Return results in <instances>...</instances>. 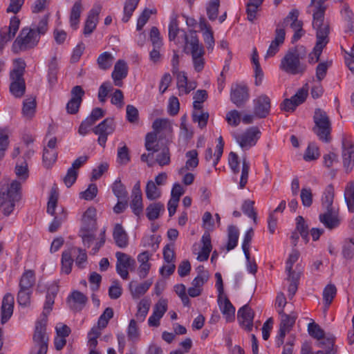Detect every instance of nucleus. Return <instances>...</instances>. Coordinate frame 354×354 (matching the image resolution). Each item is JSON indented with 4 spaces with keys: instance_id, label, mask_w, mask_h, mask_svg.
<instances>
[{
    "instance_id": "f257e3e1",
    "label": "nucleus",
    "mask_w": 354,
    "mask_h": 354,
    "mask_svg": "<svg viewBox=\"0 0 354 354\" xmlns=\"http://www.w3.org/2000/svg\"><path fill=\"white\" fill-rule=\"evenodd\" d=\"M58 291L59 287L55 283L50 285L48 288L46 301L44 305V310L42 313V315L44 318L41 321L37 322L33 335L35 347L32 349L31 354H46L47 353L48 342V337L46 335L47 317L53 309V306L55 303V298L56 297Z\"/></svg>"
},
{
    "instance_id": "f03ea898",
    "label": "nucleus",
    "mask_w": 354,
    "mask_h": 354,
    "mask_svg": "<svg viewBox=\"0 0 354 354\" xmlns=\"http://www.w3.org/2000/svg\"><path fill=\"white\" fill-rule=\"evenodd\" d=\"M307 54L306 47L302 45L289 48L281 59L280 69L293 75L304 74L307 69V66L302 62V60L306 58Z\"/></svg>"
},
{
    "instance_id": "7ed1b4c3",
    "label": "nucleus",
    "mask_w": 354,
    "mask_h": 354,
    "mask_svg": "<svg viewBox=\"0 0 354 354\" xmlns=\"http://www.w3.org/2000/svg\"><path fill=\"white\" fill-rule=\"evenodd\" d=\"M21 198V184L14 180L6 192H0V211L5 216H10L14 212L16 203Z\"/></svg>"
},
{
    "instance_id": "20e7f679",
    "label": "nucleus",
    "mask_w": 354,
    "mask_h": 354,
    "mask_svg": "<svg viewBox=\"0 0 354 354\" xmlns=\"http://www.w3.org/2000/svg\"><path fill=\"white\" fill-rule=\"evenodd\" d=\"M25 67V62L21 59H17L15 60V68L10 74V91L15 97H21L26 91V84L23 77Z\"/></svg>"
},
{
    "instance_id": "39448f33",
    "label": "nucleus",
    "mask_w": 354,
    "mask_h": 354,
    "mask_svg": "<svg viewBox=\"0 0 354 354\" xmlns=\"http://www.w3.org/2000/svg\"><path fill=\"white\" fill-rule=\"evenodd\" d=\"M39 39L40 37L37 34L35 28H23L12 44V50L17 53L33 48L37 45Z\"/></svg>"
},
{
    "instance_id": "423d86ee",
    "label": "nucleus",
    "mask_w": 354,
    "mask_h": 354,
    "mask_svg": "<svg viewBox=\"0 0 354 354\" xmlns=\"http://www.w3.org/2000/svg\"><path fill=\"white\" fill-rule=\"evenodd\" d=\"M315 126L313 132L322 141L329 142L331 140V122L326 113L321 109H316L313 116Z\"/></svg>"
},
{
    "instance_id": "0eeeda50",
    "label": "nucleus",
    "mask_w": 354,
    "mask_h": 354,
    "mask_svg": "<svg viewBox=\"0 0 354 354\" xmlns=\"http://www.w3.org/2000/svg\"><path fill=\"white\" fill-rule=\"evenodd\" d=\"M299 10L297 9L292 10L288 16L283 19V22L277 25V28H282L290 24V28L295 31L292 38V43L297 41L304 35V30H303V22L298 20Z\"/></svg>"
},
{
    "instance_id": "6e6552de",
    "label": "nucleus",
    "mask_w": 354,
    "mask_h": 354,
    "mask_svg": "<svg viewBox=\"0 0 354 354\" xmlns=\"http://www.w3.org/2000/svg\"><path fill=\"white\" fill-rule=\"evenodd\" d=\"M261 134L258 127H252L242 134H234V137L241 148L248 149L256 145Z\"/></svg>"
},
{
    "instance_id": "1a4fd4ad",
    "label": "nucleus",
    "mask_w": 354,
    "mask_h": 354,
    "mask_svg": "<svg viewBox=\"0 0 354 354\" xmlns=\"http://www.w3.org/2000/svg\"><path fill=\"white\" fill-rule=\"evenodd\" d=\"M114 130L113 120L111 118L104 119L93 129V133L99 136L97 139L99 145L103 147H105L108 136L111 134Z\"/></svg>"
},
{
    "instance_id": "9d476101",
    "label": "nucleus",
    "mask_w": 354,
    "mask_h": 354,
    "mask_svg": "<svg viewBox=\"0 0 354 354\" xmlns=\"http://www.w3.org/2000/svg\"><path fill=\"white\" fill-rule=\"evenodd\" d=\"M115 257L117 259L116 271L118 274L123 279H127L129 277L128 269L131 268V266H134L136 261L127 254L122 252H117Z\"/></svg>"
},
{
    "instance_id": "9b49d317",
    "label": "nucleus",
    "mask_w": 354,
    "mask_h": 354,
    "mask_svg": "<svg viewBox=\"0 0 354 354\" xmlns=\"http://www.w3.org/2000/svg\"><path fill=\"white\" fill-rule=\"evenodd\" d=\"M20 20L14 16L11 17L8 27L2 28L0 30V52L8 41L12 39L19 30Z\"/></svg>"
},
{
    "instance_id": "f8f14e48",
    "label": "nucleus",
    "mask_w": 354,
    "mask_h": 354,
    "mask_svg": "<svg viewBox=\"0 0 354 354\" xmlns=\"http://www.w3.org/2000/svg\"><path fill=\"white\" fill-rule=\"evenodd\" d=\"M84 93V91L81 86H75L72 88L71 91V98L66 106L68 114H75L78 112Z\"/></svg>"
},
{
    "instance_id": "ddd939ff",
    "label": "nucleus",
    "mask_w": 354,
    "mask_h": 354,
    "mask_svg": "<svg viewBox=\"0 0 354 354\" xmlns=\"http://www.w3.org/2000/svg\"><path fill=\"white\" fill-rule=\"evenodd\" d=\"M249 99L248 88L245 85L236 84L232 86L231 101L238 107H242Z\"/></svg>"
},
{
    "instance_id": "4468645a",
    "label": "nucleus",
    "mask_w": 354,
    "mask_h": 354,
    "mask_svg": "<svg viewBox=\"0 0 354 354\" xmlns=\"http://www.w3.org/2000/svg\"><path fill=\"white\" fill-rule=\"evenodd\" d=\"M270 100L266 95H261L254 100V114L259 118H265L270 113Z\"/></svg>"
},
{
    "instance_id": "2eb2a0df",
    "label": "nucleus",
    "mask_w": 354,
    "mask_h": 354,
    "mask_svg": "<svg viewBox=\"0 0 354 354\" xmlns=\"http://www.w3.org/2000/svg\"><path fill=\"white\" fill-rule=\"evenodd\" d=\"M14 297L10 293H6L3 297L1 314V324H4L11 317L14 309Z\"/></svg>"
},
{
    "instance_id": "dca6fc26",
    "label": "nucleus",
    "mask_w": 354,
    "mask_h": 354,
    "mask_svg": "<svg viewBox=\"0 0 354 354\" xmlns=\"http://www.w3.org/2000/svg\"><path fill=\"white\" fill-rule=\"evenodd\" d=\"M238 318H241V324L247 331H251L253 327V319L254 313L248 306L245 304L242 306L237 313Z\"/></svg>"
},
{
    "instance_id": "f3484780",
    "label": "nucleus",
    "mask_w": 354,
    "mask_h": 354,
    "mask_svg": "<svg viewBox=\"0 0 354 354\" xmlns=\"http://www.w3.org/2000/svg\"><path fill=\"white\" fill-rule=\"evenodd\" d=\"M286 32L282 28H277L275 30V37L274 39L271 42L267 53L265 55V58L273 57L279 50V46L283 44L285 40Z\"/></svg>"
},
{
    "instance_id": "a211bd4d",
    "label": "nucleus",
    "mask_w": 354,
    "mask_h": 354,
    "mask_svg": "<svg viewBox=\"0 0 354 354\" xmlns=\"http://www.w3.org/2000/svg\"><path fill=\"white\" fill-rule=\"evenodd\" d=\"M128 67L127 63L122 59H119L114 66L113 71L112 72V78L114 84L117 86H122V80L127 76Z\"/></svg>"
},
{
    "instance_id": "6ab92c4d",
    "label": "nucleus",
    "mask_w": 354,
    "mask_h": 354,
    "mask_svg": "<svg viewBox=\"0 0 354 354\" xmlns=\"http://www.w3.org/2000/svg\"><path fill=\"white\" fill-rule=\"evenodd\" d=\"M96 209L90 207L82 216V227L80 232L93 231L96 227Z\"/></svg>"
},
{
    "instance_id": "aec40b11",
    "label": "nucleus",
    "mask_w": 354,
    "mask_h": 354,
    "mask_svg": "<svg viewBox=\"0 0 354 354\" xmlns=\"http://www.w3.org/2000/svg\"><path fill=\"white\" fill-rule=\"evenodd\" d=\"M185 39L186 48L190 47V53L192 55H204L205 51L202 44H200L199 40L196 36V31H190L189 37L185 33Z\"/></svg>"
},
{
    "instance_id": "412c9836",
    "label": "nucleus",
    "mask_w": 354,
    "mask_h": 354,
    "mask_svg": "<svg viewBox=\"0 0 354 354\" xmlns=\"http://www.w3.org/2000/svg\"><path fill=\"white\" fill-rule=\"evenodd\" d=\"M100 10L101 7L100 6L94 7L90 10L84 28L83 33L84 35H91L95 29Z\"/></svg>"
},
{
    "instance_id": "4be33fe9",
    "label": "nucleus",
    "mask_w": 354,
    "mask_h": 354,
    "mask_svg": "<svg viewBox=\"0 0 354 354\" xmlns=\"http://www.w3.org/2000/svg\"><path fill=\"white\" fill-rule=\"evenodd\" d=\"M218 303L220 309L225 317L227 322H230L234 319L235 308L233 306L229 299L222 295L218 296Z\"/></svg>"
},
{
    "instance_id": "5701e85b",
    "label": "nucleus",
    "mask_w": 354,
    "mask_h": 354,
    "mask_svg": "<svg viewBox=\"0 0 354 354\" xmlns=\"http://www.w3.org/2000/svg\"><path fill=\"white\" fill-rule=\"evenodd\" d=\"M319 218L320 222L329 230L337 227L340 223L338 214L334 209L326 210L324 214H319Z\"/></svg>"
},
{
    "instance_id": "b1692460",
    "label": "nucleus",
    "mask_w": 354,
    "mask_h": 354,
    "mask_svg": "<svg viewBox=\"0 0 354 354\" xmlns=\"http://www.w3.org/2000/svg\"><path fill=\"white\" fill-rule=\"evenodd\" d=\"M342 159L343 165L346 172L352 170L354 166V145H342Z\"/></svg>"
},
{
    "instance_id": "393cba45",
    "label": "nucleus",
    "mask_w": 354,
    "mask_h": 354,
    "mask_svg": "<svg viewBox=\"0 0 354 354\" xmlns=\"http://www.w3.org/2000/svg\"><path fill=\"white\" fill-rule=\"evenodd\" d=\"M113 237L116 245L120 248H125L129 245L128 235L121 224L115 225Z\"/></svg>"
},
{
    "instance_id": "a878e982",
    "label": "nucleus",
    "mask_w": 354,
    "mask_h": 354,
    "mask_svg": "<svg viewBox=\"0 0 354 354\" xmlns=\"http://www.w3.org/2000/svg\"><path fill=\"white\" fill-rule=\"evenodd\" d=\"M279 314L281 316L279 330L288 333L295 323V320L297 317V315L295 313L287 315L283 312V309L279 311Z\"/></svg>"
},
{
    "instance_id": "bb28decb",
    "label": "nucleus",
    "mask_w": 354,
    "mask_h": 354,
    "mask_svg": "<svg viewBox=\"0 0 354 354\" xmlns=\"http://www.w3.org/2000/svg\"><path fill=\"white\" fill-rule=\"evenodd\" d=\"M203 246L201 252L198 253L197 259L200 261H207L212 250L211 238L209 232H205L201 239Z\"/></svg>"
},
{
    "instance_id": "cd10ccee",
    "label": "nucleus",
    "mask_w": 354,
    "mask_h": 354,
    "mask_svg": "<svg viewBox=\"0 0 354 354\" xmlns=\"http://www.w3.org/2000/svg\"><path fill=\"white\" fill-rule=\"evenodd\" d=\"M186 157L188 158L185 165L178 170V174L183 175L187 170L196 168L198 165V152L196 150H191L186 153Z\"/></svg>"
},
{
    "instance_id": "c85d7f7f",
    "label": "nucleus",
    "mask_w": 354,
    "mask_h": 354,
    "mask_svg": "<svg viewBox=\"0 0 354 354\" xmlns=\"http://www.w3.org/2000/svg\"><path fill=\"white\" fill-rule=\"evenodd\" d=\"M344 201L348 211L354 213V183L352 181L349 182L345 188Z\"/></svg>"
},
{
    "instance_id": "c756f323",
    "label": "nucleus",
    "mask_w": 354,
    "mask_h": 354,
    "mask_svg": "<svg viewBox=\"0 0 354 354\" xmlns=\"http://www.w3.org/2000/svg\"><path fill=\"white\" fill-rule=\"evenodd\" d=\"M164 205L160 202L151 203L147 208V217L150 221L158 218L160 212L164 211Z\"/></svg>"
},
{
    "instance_id": "7c9ffc66",
    "label": "nucleus",
    "mask_w": 354,
    "mask_h": 354,
    "mask_svg": "<svg viewBox=\"0 0 354 354\" xmlns=\"http://www.w3.org/2000/svg\"><path fill=\"white\" fill-rule=\"evenodd\" d=\"M82 10V5L80 1H76L71 8L70 21L71 27L74 29L77 28L79 24Z\"/></svg>"
},
{
    "instance_id": "2f4dec72",
    "label": "nucleus",
    "mask_w": 354,
    "mask_h": 354,
    "mask_svg": "<svg viewBox=\"0 0 354 354\" xmlns=\"http://www.w3.org/2000/svg\"><path fill=\"white\" fill-rule=\"evenodd\" d=\"M334 199V187L332 184L328 185L324 192V196L322 198V205L326 210H333V207Z\"/></svg>"
},
{
    "instance_id": "473e14b6",
    "label": "nucleus",
    "mask_w": 354,
    "mask_h": 354,
    "mask_svg": "<svg viewBox=\"0 0 354 354\" xmlns=\"http://www.w3.org/2000/svg\"><path fill=\"white\" fill-rule=\"evenodd\" d=\"M151 284V281H146L133 288V282H131L129 284V288L133 297L139 298L141 295H143L148 290Z\"/></svg>"
},
{
    "instance_id": "72a5a7b5",
    "label": "nucleus",
    "mask_w": 354,
    "mask_h": 354,
    "mask_svg": "<svg viewBox=\"0 0 354 354\" xmlns=\"http://www.w3.org/2000/svg\"><path fill=\"white\" fill-rule=\"evenodd\" d=\"M35 283V272L32 270H26L22 274L20 281L19 288L31 289Z\"/></svg>"
},
{
    "instance_id": "f704fd0d",
    "label": "nucleus",
    "mask_w": 354,
    "mask_h": 354,
    "mask_svg": "<svg viewBox=\"0 0 354 354\" xmlns=\"http://www.w3.org/2000/svg\"><path fill=\"white\" fill-rule=\"evenodd\" d=\"M227 244L226 246V249L227 251H230L234 249L238 242L239 239V230L234 225H230L227 230Z\"/></svg>"
},
{
    "instance_id": "c9c22d12",
    "label": "nucleus",
    "mask_w": 354,
    "mask_h": 354,
    "mask_svg": "<svg viewBox=\"0 0 354 354\" xmlns=\"http://www.w3.org/2000/svg\"><path fill=\"white\" fill-rule=\"evenodd\" d=\"M113 60L114 57L110 53L104 52L97 57V63L100 69L106 71L111 68Z\"/></svg>"
},
{
    "instance_id": "e433bc0d",
    "label": "nucleus",
    "mask_w": 354,
    "mask_h": 354,
    "mask_svg": "<svg viewBox=\"0 0 354 354\" xmlns=\"http://www.w3.org/2000/svg\"><path fill=\"white\" fill-rule=\"evenodd\" d=\"M36 100L35 97H30L25 100L23 104V114L28 118H31L35 112Z\"/></svg>"
},
{
    "instance_id": "4c0bfd02",
    "label": "nucleus",
    "mask_w": 354,
    "mask_h": 354,
    "mask_svg": "<svg viewBox=\"0 0 354 354\" xmlns=\"http://www.w3.org/2000/svg\"><path fill=\"white\" fill-rule=\"evenodd\" d=\"M146 196L150 201L158 199L161 196L160 190L153 180H149L145 189Z\"/></svg>"
},
{
    "instance_id": "58836bf2",
    "label": "nucleus",
    "mask_w": 354,
    "mask_h": 354,
    "mask_svg": "<svg viewBox=\"0 0 354 354\" xmlns=\"http://www.w3.org/2000/svg\"><path fill=\"white\" fill-rule=\"evenodd\" d=\"M297 221V225H296V230L301 235V238L304 239L306 243H308L309 241V236H308V225L306 224L304 218L301 216H298L296 218Z\"/></svg>"
},
{
    "instance_id": "ea45409f",
    "label": "nucleus",
    "mask_w": 354,
    "mask_h": 354,
    "mask_svg": "<svg viewBox=\"0 0 354 354\" xmlns=\"http://www.w3.org/2000/svg\"><path fill=\"white\" fill-rule=\"evenodd\" d=\"M71 254V250H66L64 251L62 255V271L66 274L71 272V267L73 263Z\"/></svg>"
},
{
    "instance_id": "a19ab883",
    "label": "nucleus",
    "mask_w": 354,
    "mask_h": 354,
    "mask_svg": "<svg viewBox=\"0 0 354 354\" xmlns=\"http://www.w3.org/2000/svg\"><path fill=\"white\" fill-rule=\"evenodd\" d=\"M140 0H127L124 7V17L122 21L127 23L136 10Z\"/></svg>"
},
{
    "instance_id": "79ce46f5",
    "label": "nucleus",
    "mask_w": 354,
    "mask_h": 354,
    "mask_svg": "<svg viewBox=\"0 0 354 354\" xmlns=\"http://www.w3.org/2000/svg\"><path fill=\"white\" fill-rule=\"evenodd\" d=\"M32 290L19 288L17 294V302L21 306H28L30 304Z\"/></svg>"
},
{
    "instance_id": "37998d69",
    "label": "nucleus",
    "mask_w": 354,
    "mask_h": 354,
    "mask_svg": "<svg viewBox=\"0 0 354 354\" xmlns=\"http://www.w3.org/2000/svg\"><path fill=\"white\" fill-rule=\"evenodd\" d=\"M57 153L55 150H49L44 148L43 153V164L47 169L50 168L56 161Z\"/></svg>"
},
{
    "instance_id": "c03bdc74",
    "label": "nucleus",
    "mask_w": 354,
    "mask_h": 354,
    "mask_svg": "<svg viewBox=\"0 0 354 354\" xmlns=\"http://www.w3.org/2000/svg\"><path fill=\"white\" fill-rule=\"evenodd\" d=\"M219 6L220 0H210L209 2L207 7V15L210 21H214L217 19Z\"/></svg>"
},
{
    "instance_id": "a18cd8bd",
    "label": "nucleus",
    "mask_w": 354,
    "mask_h": 354,
    "mask_svg": "<svg viewBox=\"0 0 354 354\" xmlns=\"http://www.w3.org/2000/svg\"><path fill=\"white\" fill-rule=\"evenodd\" d=\"M337 292L335 286L333 284L327 285L323 291V299L326 308L332 303Z\"/></svg>"
},
{
    "instance_id": "49530a36",
    "label": "nucleus",
    "mask_w": 354,
    "mask_h": 354,
    "mask_svg": "<svg viewBox=\"0 0 354 354\" xmlns=\"http://www.w3.org/2000/svg\"><path fill=\"white\" fill-rule=\"evenodd\" d=\"M170 152L168 147L165 146L162 149L160 153L157 154L156 162L160 166L168 165L170 163Z\"/></svg>"
},
{
    "instance_id": "de8ad7c7",
    "label": "nucleus",
    "mask_w": 354,
    "mask_h": 354,
    "mask_svg": "<svg viewBox=\"0 0 354 354\" xmlns=\"http://www.w3.org/2000/svg\"><path fill=\"white\" fill-rule=\"evenodd\" d=\"M254 202L253 201L246 200L242 205L241 209L245 214L252 218L254 221V223H257V212L254 208Z\"/></svg>"
},
{
    "instance_id": "09e8293b",
    "label": "nucleus",
    "mask_w": 354,
    "mask_h": 354,
    "mask_svg": "<svg viewBox=\"0 0 354 354\" xmlns=\"http://www.w3.org/2000/svg\"><path fill=\"white\" fill-rule=\"evenodd\" d=\"M130 206L133 212L136 216H140L143 211L142 195H132Z\"/></svg>"
},
{
    "instance_id": "8fccbe9b",
    "label": "nucleus",
    "mask_w": 354,
    "mask_h": 354,
    "mask_svg": "<svg viewBox=\"0 0 354 354\" xmlns=\"http://www.w3.org/2000/svg\"><path fill=\"white\" fill-rule=\"evenodd\" d=\"M308 331L309 335L317 339H322L324 337L325 333L323 329L316 323L308 324Z\"/></svg>"
},
{
    "instance_id": "3c124183",
    "label": "nucleus",
    "mask_w": 354,
    "mask_h": 354,
    "mask_svg": "<svg viewBox=\"0 0 354 354\" xmlns=\"http://www.w3.org/2000/svg\"><path fill=\"white\" fill-rule=\"evenodd\" d=\"M308 85L306 84L302 88L298 90L295 95L291 97V100L297 104V106L302 104L308 96Z\"/></svg>"
},
{
    "instance_id": "603ef678",
    "label": "nucleus",
    "mask_w": 354,
    "mask_h": 354,
    "mask_svg": "<svg viewBox=\"0 0 354 354\" xmlns=\"http://www.w3.org/2000/svg\"><path fill=\"white\" fill-rule=\"evenodd\" d=\"M308 85L306 84L302 88L298 90L295 95L291 97V100L297 104V106L302 104L308 96Z\"/></svg>"
},
{
    "instance_id": "864d4df0",
    "label": "nucleus",
    "mask_w": 354,
    "mask_h": 354,
    "mask_svg": "<svg viewBox=\"0 0 354 354\" xmlns=\"http://www.w3.org/2000/svg\"><path fill=\"white\" fill-rule=\"evenodd\" d=\"M58 200V192L56 187H52L50 196L48 202L47 212L51 215L55 214V207Z\"/></svg>"
},
{
    "instance_id": "5fc2aeb1",
    "label": "nucleus",
    "mask_w": 354,
    "mask_h": 354,
    "mask_svg": "<svg viewBox=\"0 0 354 354\" xmlns=\"http://www.w3.org/2000/svg\"><path fill=\"white\" fill-rule=\"evenodd\" d=\"M250 170V163L247 160L246 158L244 157L242 160V169L241 175L239 182V186L241 189L244 188L248 183V174Z\"/></svg>"
},
{
    "instance_id": "6e6d98bb",
    "label": "nucleus",
    "mask_w": 354,
    "mask_h": 354,
    "mask_svg": "<svg viewBox=\"0 0 354 354\" xmlns=\"http://www.w3.org/2000/svg\"><path fill=\"white\" fill-rule=\"evenodd\" d=\"M149 310V304L147 301L141 300L138 306V311L136 315L138 322H143Z\"/></svg>"
},
{
    "instance_id": "4d7b16f0",
    "label": "nucleus",
    "mask_w": 354,
    "mask_h": 354,
    "mask_svg": "<svg viewBox=\"0 0 354 354\" xmlns=\"http://www.w3.org/2000/svg\"><path fill=\"white\" fill-rule=\"evenodd\" d=\"M113 316V310L112 308H106L104 313L100 315L97 321L98 327L100 328H104L106 327L109 321Z\"/></svg>"
},
{
    "instance_id": "13d9d810",
    "label": "nucleus",
    "mask_w": 354,
    "mask_h": 354,
    "mask_svg": "<svg viewBox=\"0 0 354 354\" xmlns=\"http://www.w3.org/2000/svg\"><path fill=\"white\" fill-rule=\"evenodd\" d=\"M152 128L153 129V131L158 133L162 130L167 129H170L171 124L168 119L157 118L153 121V122L152 124Z\"/></svg>"
},
{
    "instance_id": "bf43d9fd",
    "label": "nucleus",
    "mask_w": 354,
    "mask_h": 354,
    "mask_svg": "<svg viewBox=\"0 0 354 354\" xmlns=\"http://www.w3.org/2000/svg\"><path fill=\"white\" fill-rule=\"evenodd\" d=\"M71 297L78 304L79 306L74 307L76 310H81L87 302V297L81 292L75 290L72 292Z\"/></svg>"
},
{
    "instance_id": "052dcab7",
    "label": "nucleus",
    "mask_w": 354,
    "mask_h": 354,
    "mask_svg": "<svg viewBox=\"0 0 354 354\" xmlns=\"http://www.w3.org/2000/svg\"><path fill=\"white\" fill-rule=\"evenodd\" d=\"M129 340L136 341L140 336V332L135 319H131L127 328Z\"/></svg>"
},
{
    "instance_id": "680f3d73",
    "label": "nucleus",
    "mask_w": 354,
    "mask_h": 354,
    "mask_svg": "<svg viewBox=\"0 0 354 354\" xmlns=\"http://www.w3.org/2000/svg\"><path fill=\"white\" fill-rule=\"evenodd\" d=\"M113 192L115 196L118 198L126 199L127 197V192L126 191L125 187L121 183V181L115 180L112 187Z\"/></svg>"
},
{
    "instance_id": "e2e57ef3",
    "label": "nucleus",
    "mask_w": 354,
    "mask_h": 354,
    "mask_svg": "<svg viewBox=\"0 0 354 354\" xmlns=\"http://www.w3.org/2000/svg\"><path fill=\"white\" fill-rule=\"evenodd\" d=\"M156 13V10H149L145 8L141 15H140L138 23H137V30H140L142 29L143 26L148 21L151 14Z\"/></svg>"
},
{
    "instance_id": "0e129e2a",
    "label": "nucleus",
    "mask_w": 354,
    "mask_h": 354,
    "mask_svg": "<svg viewBox=\"0 0 354 354\" xmlns=\"http://www.w3.org/2000/svg\"><path fill=\"white\" fill-rule=\"evenodd\" d=\"M150 40L154 48H160L162 46V41L160 38V34L158 28L153 26L150 30Z\"/></svg>"
},
{
    "instance_id": "69168bd1",
    "label": "nucleus",
    "mask_w": 354,
    "mask_h": 354,
    "mask_svg": "<svg viewBox=\"0 0 354 354\" xmlns=\"http://www.w3.org/2000/svg\"><path fill=\"white\" fill-rule=\"evenodd\" d=\"M330 64V62H323L317 66L315 75L317 81L321 82L326 77L328 68Z\"/></svg>"
},
{
    "instance_id": "338daca9",
    "label": "nucleus",
    "mask_w": 354,
    "mask_h": 354,
    "mask_svg": "<svg viewBox=\"0 0 354 354\" xmlns=\"http://www.w3.org/2000/svg\"><path fill=\"white\" fill-rule=\"evenodd\" d=\"M113 90V86L111 82H105L99 88L98 99L100 102H104L109 93Z\"/></svg>"
},
{
    "instance_id": "774afa93",
    "label": "nucleus",
    "mask_w": 354,
    "mask_h": 354,
    "mask_svg": "<svg viewBox=\"0 0 354 354\" xmlns=\"http://www.w3.org/2000/svg\"><path fill=\"white\" fill-rule=\"evenodd\" d=\"M118 162L122 165H126L130 161L129 151L128 147L124 145L118 149Z\"/></svg>"
}]
</instances>
